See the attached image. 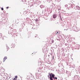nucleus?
Returning <instances> with one entry per match:
<instances>
[{
	"label": "nucleus",
	"instance_id": "6e6552de",
	"mask_svg": "<svg viewBox=\"0 0 80 80\" xmlns=\"http://www.w3.org/2000/svg\"><path fill=\"white\" fill-rule=\"evenodd\" d=\"M1 9H2V10H4L3 8H1Z\"/></svg>",
	"mask_w": 80,
	"mask_h": 80
},
{
	"label": "nucleus",
	"instance_id": "9b49d317",
	"mask_svg": "<svg viewBox=\"0 0 80 80\" xmlns=\"http://www.w3.org/2000/svg\"><path fill=\"white\" fill-rule=\"evenodd\" d=\"M8 7H7V8L8 9Z\"/></svg>",
	"mask_w": 80,
	"mask_h": 80
},
{
	"label": "nucleus",
	"instance_id": "20e7f679",
	"mask_svg": "<svg viewBox=\"0 0 80 80\" xmlns=\"http://www.w3.org/2000/svg\"><path fill=\"white\" fill-rule=\"evenodd\" d=\"M52 78V77H50V78H50V80H53Z\"/></svg>",
	"mask_w": 80,
	"mask_h": 80
},
{
	"label": "nucleus",
	"instance_id": "7ed1b4c3",
	"mask_svg": "<svg viewBox=\"0 0 80 80\" xmlns=\"http://www.w3.org/2000/svg\"><path fill=\"white\" fill-rule=\"evenodd\" d=\"M6 59H7V57H4L3 59V62H5Z\"/></svg>",
	"mask_w": 80,
	"mask_h": 80
},
{
	"label": "nucleus",
	"instance_id": "423d86ee",
	"mask_svg": "<svg viewBox=\"0 0 80 80\" xmlns=\"http://www.w3.org/2000/svg\"><path fill=\"white\" fill-rule=\"evenodd\" d=\"M17 79L16 78H14L13 79V80H17Z\"/></svg>",
	"mask_w": 80,
	"mask_h": 80
},
{
	"label": "nucleus",
	"instance_id": "ddd939ff",
	"mask_svg": "<svg viewBox=\"0 0 80 80\" xmlns=\"http://www.w3.org/2000/svg\"><path fill=\"white\" fill-rule=\"evenodd\" d=\"M48 77H49V75H48Z\"/></svg>",
	"mask_w": 80,
	"mask_h": 80
},
{
	"label": "nucleus",
	"instance_id": "f257e3e1",
	"mask_svg": "<svg viewBox=\"0 0 80 80\" xmlns=\"http://www.w3.org/2000/svg\"><path fill=\"white\" fill-rule=\"evenodd\" d=\"M48 74H49V77H52V78H54V80H55V74H53L52 73H50V72L48 73Z\"/></svg>",
	"mask_w": 80,
	"mask_h": 80
},
{
	"label": "nucleus",
	"instance_id": "0eeeda50",
	"mask_svg": "<svg viewBox=\"0 0 80 80\" xmlns=\"http://www.w3.org/2000/svg\"><path fill=\"white\" fill-rule=\"evenodd\" d=\"M15 78H16V79L18 78V76H16L15 77Z\"/></svg>",
	"mask_w": 80,
	"mask_h": 80
},
{
	"label": "nucleus",
	"instance_id": "39448f33",
	"mask_svg": "<svg viewBox=\"0 0 80 80\" xmlns=\"http://www.w3.org/2000/svg\"><path fill=\"white\" fill-rule=\"evenodd\" d=\"M22 77H20V80H22Z\"/></svg>",
	"mask_w": 80,
	"mask_h": 80
},
{
	"label": "nucleus",
	"instance_id": "1a4fd4ad",
	"mask_svg": "<svg viewBox=\"0 0 80 80\" xmlns=\"http://www.w3.org/2000/svg\"><path fill=\"white\" fill-rule=\"evenodd\" d=\"M54 42V41H53V40H52V43H53V42Z\"/></svg>",
	"mask_w": 80,
	"mask_h": 80
},
{
	"label": "nucleus",
	"instance_id": "f03ea898",
	"mask_svg": "<svg viewBox=\"0 0 80 80\" xmlns=\"http://www.w3.org/2000/svg\"><path fill=\"white\" fill-rule=\"evenodd\" d=\"M57 17V14H53V18H56Z\"/></svg>",
	"mask_w": 80,
	"mask_h": 80
},
{
	"label": "nucleus",
	"instance_id": "9d476101",
	"mask_svg": "<svg viewBox=\"0 0 80 80\" xmlns=\"http://www.w3.org/2000/svg\"><path fill=\"white\" fill-rule=\"evenodd\" d=\"M55 79H56V80H57V77H56V78H55Z\"/></svg>",
	"mask_w": 80,
	"mask_h": 80
},
{
	"label": "nucleus",
	"instance_id": "f8f14e48",
	"mask_svg": "<svg viewBox=\"0 0 80 80\" xmlns=\"http://www.w3.org/2000/svg\"><path fill=\"white\" fill-rule=\"evenodd\" d=\"M58 33V32H57L56 33V34H57V33Z\"/></svg>",
	"mask_w": 80,
	"mask_h": 80
}]
</instances>
